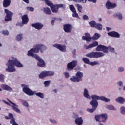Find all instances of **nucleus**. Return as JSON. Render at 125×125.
<instances>
[{
  "instance_id": "1",
  "label": "nucleus",
  "mask_w": 125,
  "mask_h": 125,
  "mask_svg": "<svg viewBox=\"0 0 125 125\" xmlns=\"http://www.w3.org/2000/svg\"><path fill=\"white\" fill-rule=\"evenodd\" d=\"M46 49H47V48L45 45L41 43L36 44L34 45L33 48L28 51L27 55L38 60L39 62L37 65L39 67H45L44 61L41 59L38 55L34 54V53H39L40 52L41 53H43Z\"/></svg>"
},
{
  "instance_id": "2",
  "label": "nucleus",
  "mask_w": 125,
  "mask_h": 125,
  "mask_svg": "<svg viewBox=\"0 0 125 125\" xmlns=\"http://www.w3.org/2000/svg\"><path fill=\"white\" fill-rule=\"evenodd\" d=\"M18 67V68H21L23 67V64L20 62L19 61L17 60V58L14 57H11L10 58L9 60L8 61L7 63H6V71L7 72H15L16 69L14 67Z\"/></svg>"
},
{
  "instance_id": "3",
  "label": "nucleus",
  "mask_w": 125,
  "mask_h": 125,
  "mask_svg": "<svg viewBox=\"0 0 125 125\" xmlns=\"http://www.w3.org/2000/svg\"><path fill=\"white\" fill-rule=\"evenodd\" d=\"M83 73L78 71L76 73L75 76H72L70 78V80L73 83H79V82L83 81Z\"/></svg>"
},
{
  "instance_id": "4",
  "label": "nucleus",
  "mask_w": 125,
  "mask_h": 125,
  "mask_svg": "<svg viewBox=\"0 0 125 125\" xmlns=\"http://www.w3.org/2000/svg\"><path fill=\"white\" fill-rule=\"evenodd\" d=\"M8 101L10 103L9 104V103L4 101V100H2L3 102L4 103H5V104H6L7 105H9V106H11V107H12V109L15 111V112H16V113H18V114H21V111H20V109H19V108H18V105L17 104H16L11 102V101H10L9 99H7Z\"/></svg>"
},
{
  "instance_id": "5",
  "label": "nucleus",
  "mask_w": 125,
  "mask_h": 125,
  "mask_svg": "<svg viewBox=\"0 0 125 125\" xmlns=\"http://www.w3.org/2000/svg\"><path fill=\"white\" fill-rule=\"evenodd\" d=\"M105 55L103 53L100 52H92L86 55V57L89 58H100Z\"/></svg>"
},
{
  "instance_id": "6",
  "label": "nucleus",
  "mask_w": 125,
  "mask_h": 125,
  "mask_svg": "<svg viewBox=\"0 0 125 125\" xmlns=\"http://www.w3.org/2000/svg\"><path fill=\"white\" fill-rule=\"evenodd\" d=\"M95 119L97 122L106 123L107 119H108V115L107 114H102L99 115H96Z\"/></svg>"
},
{
  "instance_id": "7",
  "label": "nucleus",
  "mask_w": 125,
  "mask_h": 125,
  "mask_svg": "<svg viewBox=\"0 0 125 125\" xmlns=\"http://www.w3.org/2000/svg\"><path fill=\"white\" fill-rule=\"evenodd\" d=\"M22 86L23 87L22 90L24 93L29 95V96H32L33 94L36 93L35 91H33L30 88H29V85L22 84Z\"/></svg>"
},
{
  "instance_id": "8",
  "label": "nucleus",
  "mask_w": 125,
  "mask_h": 125,
  "mask_svg": "<svg viewBox=\"0 0 125 125\" xmlns=\"http://www.w3.org/2000/svg\"><path fill=\"white\" fill-rule=\"evenodd\" d=\"M91 97L92 100H96V101H97V100H102V101H104L105 103L110 102V101H111L109 99H107L104 96H99L96 95H91Z\"/></svg>"
},
{
  "instance_id": "9",
  "label": "nucleus",
  "mask_w": 125,
  "mask_h": 125,
  "mask_svg": "<svg viewBox=\"0 0 125 125\" xmlns=\"http://www.w3.org/2000/svg\"><path fill=\"white\" fill-rule=\"evenodd\" d=\"M54 75V72L53 71H42L39 75L40 79H44L45 77H51Z\"/></svg>"
},
{
  "instance_id": "10",
  "label": "nucleus",
  "mask_w": 125,
  "mask_h": 125,
  "mask_svg": "<svg viewBox=\"0 0 125 125\" xmlns=\"http://www.w3.org/2000/svg\"><path fill=\"white\" fill-rule=\"evenodd\" d=\"M53 47L59 49L62 52H66L67 51V46L66 45H62L61 44L56 43L52 45Z\"/></svg>"
},
{
  "instance_id": "11",
  "label": "nucleus",
  "mask_w": 125,
  "mask_h": 125,
  "mask_svg": "<svg viewBox=\"0 0 125 125\" xmlns=\"http://www.w3.org/2000/svg\"><path fill=\"white\" fill-rule=\"evenodd\" d=\"M77 64L78 61L73 60L67 64L66 70L67 71H72V70L74 69V68H76Z\"/></svg>"
},
{
  "instance_id": "12",
  "label": "nucleus",
  "mask_w": 125,
  "mask_h": 125,
  "mask_svg": "<svg viewBox=\"0 0 125 125\" xmlns=\"http://www.w3.org/2000/svg\"><path fill=\"white\" fill-rule=\"evenodd\" d=\"M4 12L6 14L5 17L4 21H11V20H12V15H13L12 12L9 11L8 9H5Z\"/></svg>"
},
{
  "instance_id": "13",
  "label": "nucleus",
  "mask_w": 125,
  "mask_h": 125,
  "mask_svg": "<svg viewBox=\"0 0 125 125\" xmlns=\"http://www.w3.org/2000/svg\"><path fill=\"white\" fill-rule=\"evenodd\" d=\"M96 51H103L104 53H108V50H107V47L100 45L96 48Z\"/></svg>"
},
{
  "instance_id": "14",
  "label": "nucleus",
  "mask_w": 125,
  "mask_h": 125,
  "mask_svg": "<svg viewBox=\"0 0 125 125\" xmlns=\"http://www.w3.org/2000/svg\"><path fill=\"white\" fill-rule=\"evenodd\" d=\"M106 7L107 9H112V8L117 7V4L112 3L111 1H110V0H108L106 4Z\"/></svg>"
},
{
  "instance_id": "15",
  "label": "nucleus",
  "mask_w": 125,
  "mask_h": 125,
  "mask_svg": "<svg viewBox=\"0 0 125 125\" xmlns=\"http://www.w3.org/2000/svg\"><path fill=\"white\" fill-rule=\"evenodd\" d=\"M63 30L65 33H71L72 32V25L66 24L63 25Z\"/></svg>"
},
{
  "instance_id": "16",
  "label": "nucleus",
  "mask_w": 125,
  "mask_h": 125,
  "mask_svg": "<svg viewBox=\"0 0 125 125\" xmlns=\"http://www.w3.org/2000/svg\"><path fill=\"white\" fill-rule=\"evenodd\" d=\"M98 45V42L95 41L93 43L90 44L89 45L85 44L84 47L85 49H89V48H93V47H95Z\"/></svg>"
},
{
  "instance_id": "17",
  "label": "nucleus",
  "mask_w": 125,
  "mask_h": 125,
  "mask_svg": "<svg viewBox=\"0 0 125 125\" xmlns=\"http://www.w3.org/2000/svg\"><path fill=\"white\" fill-rule=\"evenodd\" d=\"M33 28L37 29V30H42V28L43 27V24L40 22H37L32 24Z\"/></svg>"
},
{
  "instance_id": "18",
  "label": "nucleus",
  "mask_w": 125,
  "mask_h": 125,
  "mask_svg": "<svg viewBox=\"0 0 125 125\" xmlns=\"http://www.w3.org/2000/svg\"><path fill=\"white\" fill-rule=\"evenodd\" d=\"M107 35L109 37H112V38H120V34L117 32L112 31L107 33Z\"/></svg>"
},
{
  "instance_id": "19",
  "label": "nucleus",
  "mask_w": 125,
  "mask_h": 125,
  "mask_svg": "<svg viewBox=\"0 0 125 125\" xmlns=\"http://www.w3.org/2000/svg\"><path fill=\"white\" fill-rule=\"evenodd\" d=\"M0 86L1 88H2V89H3L4 90H6L7 91H12V88H11L8 85H6L5 84H2Z\"/></svg>"
},
{
  "instance_id": "20",
  "label": "nucleus",
  "mask_w": 125,
  "mask_h": 125,
  "mask_svg": "<svg viewBox=\"0 0 125 125\" xmlns=\"http://www.w3.org/2000/svg\"><path fill=\"white\" fill-rule=\"evenodd\" d=\"M83 41H86V42H90L92 40V37H90V35L89 33H85V36L82 37Z\"/></svg>"
},
{
  "instance_id": "21",
  "label": "nucleus",
  "mask_w": 125,
  "mask_h": 125,
  "mask_svg": "<svg viewBox=\"0 0 125 125\" xmlns=\"http://www.w3.org/2000/svg\"><path fill=\"white\" fill-rule=\"evenodd\" d=\"M83 95L85 98H87V99H90V96L89 95V93L88 92V90H87V89H84Z\"/></svg>"
},
{
  "instance_id": "22",
  "label": "nucleus",
  "mask_w": 125,
  "mask_h": 125,
  "mask_svg": "<svg viewBox=\"0 0 125 125\" xmlns=\"http://www.w3.org/2000/svg\"><path fill=\"white\" fill-rule=\"evenodd\" d=\"M83 118L82 117H77L75 120V123L77 125H83Z\"/></svg>"
},
{
  "instance_id": "23",
  "label": "nucleus",
  "mask_w": 125,
  "mask_h": 125,
  "mask_svg": "<svg viewBox=\"0 0 125 125\" xmlns=\"http://www.w3.org/2000/svg\"><path fill=\"white\" fill-rule=\"evenodd\" d=\"M90 104L91 105L92 108H97L98 106V102L96 100H92L90 102Z\"/></svg>"
},
{
  "instance_id": "24",
  "label": "nucleus",
  "mask_w": 125,
  "mask_h": 125,
  "mask_svg": "<svg viewBox=\"0 0 125 125\" xmlns=\"http://www.w3.org/2000/svg\"><path fill=\"white\" fill-rule=\"evenodd\" d=\"M29 22V18L27 15H24L22 17V24H27Z\"/></svg>"
},
{
  "instance_id": "25",
  "label": "nucleus",
  "mask_w": 125,
  "mask_h": 125,
  "mask_svg": "<svg viewBox=\"0 0 125 125\" xmlns=\"http://www.w3.org/2000/svg\"><path fill=\"white\" fill-rule=\"evenodd\" d=\"M116 102L120 104H124L125 103V99L122 97H119L115 99Z\"/></svg>"
},
{
  "instance_id": "26",
  "label": "nucleus",
  "mask_w": 125,
  "mask_h": 125,
  "mask_svg": "<svg viewBox=\"0 0 125 125\" xmlns=\"http://www.w3.org/2000/svg\"><path fill=\"white\" fill-rule=\"evenodd\" d=\"M11 3V0H4L3 1V5L4 7H8L10 5Z\"/></svg>"
},
{
  "instance_id": "27",
  "label": "nucleus",
  "mask_w": 125,
  "mask_h": 125,
  "mask_svg": "<svg viewBox=\"0 0 125 125\" xmlns=\"http://www.w3.org/2000/svg\"><path fill=\"white\" fill-rule=\"evenodd\" d=\"M43 11L45 14H47L48 15H50V14H51V10H50L49 8H44Z\"/></svg>"
},
{
  "instance_id": "28",
  "label": "nucleus",
  "mask_w": 125,
  "mask_h": 125,
  "mask_svg": "<svg viewBox=\"0 0 125 125\" xmlns=\"http://www.w3.org/2000/svg\"><path fill=\"white\" fill-rule=\"evenodd\" d=\"M23 39V34H20L17 35L16 40L17 42H21Z\"/></svg>"
},
{
  "instance_id": "29",
  "label": "nucleus",
  "mask_w": 125,
  "mask_h": 125,
  "mask_svg": "<svg viewBox=\"0 0 125 125\" xmlns=\"http://www.w3.org/2000/svg\"><path fill=\"white\" fill-rule=\"evenodd\" d=\"M100 37H101L100 34L97 33H96L94 35L93 37H92V40H93V41H97V40H98V39H99Z\"/></svg>"
},
{
  "instance_id": "30",
  "label": "nucleus",
  "mask_w": 125,
  "mask_h": 125,
  "mask_svg": "<svg viewBox=\"0 0 125 125\" xmlns=\"http://www.w3.org/2000/svg\"><path fill=\"white\" fill-rule=\"evenodd\" d=\"M35 94L36 95V96H38V97L42 98V99H43V98H44V94H43L42 93H35Z\"/></svg>"
},
{
  "instance_id": "31",
  "label": "nucleus",
  "mask_w": 125,
  "mask_h": 125,
  "mask_svg": "<svg viewBox=\"0 0 125 125\" xmlns=\"http://www.w3.org/2000/svg\"><path fill=\"white\" fill-rule=\"evenodd\" d=\"M95 28H96V29H97V30H98L99 31H101L103 28L102 24H101V23H97L96 24V26H95Z\"/></svg>"
},
{
  "instance_id": "32",
  "label": "nucleus",
  "mask_w": 125,
  "mask_h": 125,
  "mask_svg": "<svg viewBox=\"0 0 125 125\" xmlns=\"http://www.w3.org/2000/svg\"><path fill=\"white\" fill-rule=\"evenodd\" d=\"M5 80V75L2 73H0V82L3 83Z\"/></svg>"
},
{
  "instance_id": "33",
  "label": "nucleus",
  "mask_w": 125,
  "mask_h": 125,
  "mask_svg": "<svg viewBox=\"0 0 125 125\" xmlns=\"http://www.w3.org/2000/svg\"><path fill=\"white\" fill-rule=\"evenodd\" d=\"M75 6L77 8V9L79 12H82L83 10V6L79 4H76Z\"/></svg>"
},
{
  "instance_id": "34",
  "label": "nucleus",
  "mask_w": 125,
  "mask_h": 125,
  "mask_svg": "<svg viewBox=\"0 0 125 125\" xmlns=\"http://www.w3.org/2000/svg\"><path fill=\"white\" fill-rule=\"evenodd\" d=\"M97 23H96L95 22V21H92L90 22H89V24L90 25V26H91V27H93V28H95V26H96V24Z\"/></svg>"
},
{
  "instance_id": "35",
  "label": "nucleus",
  "mask_w": 125,
  "mask_h": 125,
  "mask_svg": "<svg viewBox=\"0 0 125 125\" xmlns=\"http://www.w3.org/2000/svg\"><path fill=\"white\" fill-rule=\"evenodd\" d=\"M107 50H108L111 53H115V48L111 47V46L107 47Z\"/></svg>"
},
{
  "instance_id": "36",
  "label": "nucleus",
  "mask_w": 125,
  "mask_h": 125,
  "mask_svg": "<svg viewBox=\"0 0 125 125\" xmlns=\"http://www.w3.org/2000/svg\"><path fill=\"white\" fill-rule=\"evenodd\" d=\"M105 108H106V109H108V110H113L114 111H116V108H115V107L113 105H107L105 106Z\"/></svg>"
},
{
  "instance_id": "37",
  "label": "nucleus",
  "mask_w": 125,
  "mask_h": 125,
  "mask_svg": "<svg viewBox=\"0 0 125 125\" xmlns=\"http://www.w3.org/2000/svg\"><path fill=\"white\" fill-rule=\"evenodd\" d=\"M21 103L23 106H24V107H29V103H28V102L25 100H22Z\"/></svg>"
},
{
  "instance_id": "38",
  "label": "nucleus",
  "mask_w": 125,
  "mask_h": 125,
  "mask_svg": "<svg viewBox=\"0 0 125 125\" xmlns=\"http://www.w3.org/2000/svg\"><path fill=\"white\" fill-rule=\"evenodd\" d=\"M83 61L84 62V63H85V64H88V65H89L90 62L89 59L87 58H83Z\"/></svg>"
},
{
  "instance_id": "39",
  "label": "nucleus",
  "mask_w": 125,
  "mask_h": 125,
  "mask_svg": "<svg viewBox=\"0 0 125 125\" xmlns=\"http://www.w3.org/2000/svg\"><path fill=\"white\" fill-rule=\"evenodd\" d=\"M117 71L119 73H122L123 72H125V67L123 66H120L118 68Z\"/></svg>"
},
{
  "instance_id": "40",
  "label": "nucleus",
  "mask_w": 125,
  "mask_h": 125,
  "mask_svg": "<svg viewBox=\"0 0 125 125\" xmlns=\"http://www.w3.org/2000/svg\"><path fill=\"white\" fill-rule=\"evenodd\" d=\"M50 83H51V81H46L44 82V84L45 87H48L49 86V85L50 84Z\"/></svg>"
},
{
  "instance_id": "41",
  "label": "nucleus",
  "mask_w": 125,
  "mask_h": 125,
  "mask_svg": "<svg viewBox=\"0 0 125 125\" xmlns=\"http://www.w3.org/2000/svg\"><path fill=\"white\" fill-rule=\"evenodd\" d=\"M120 113L122 114V115H125V107L122 106L120 107Z\"/></svg>"
},
{
  "instance_id": "42",
  "label": "nucleus",
  "mask_w": 125,
  "mask_h": 125,
  "mask_svg": "<svg viewBox=\"0 0 125 125\" xmlns=\"http://www.w3.org/2000/svg\"><path fill=\"white\" fill-rule=\"evenodd\" d=\"M72 17L75 18H79V14L77 13V11H75L74 12H72Z\"/></svg>"
},
{
  "instance_id": "43",
  "label": "nucleus",
  "mask_w": 125,
  "mask_h": 125,
  "mask_svg": "<svg viewBox=\"0 0 125 125\" xmlns=\"http://www.w3.org/2000/svg\"><path fill=\"white\" fill-rule=\"evenodd\" d=\"M95 110H96V108L95 107H92V108L87 109V112H89V113H93V112H94Z\"/></svg>"
},
{
  "instance_id": "44",
  "label": "nucleus",
  "mask_w": 125,
  "mask_h": 125,
  "mask_svg": "<svg viewBox=\"0 0 125 125\" xmlns=\"http://www.w3.org/2000/svg\"><path fill=\"white\" fill-rule=\"evenodd\" d=\"M49 121L51 123V124H53L54 125L57 124V121H56L55 119H49Z\"/></svg>"
},
{
  "instance_id": "45",
  "label": "nucleus",
  "mask_w": 125,
  "mask_h": 125,
  "mask_svg": "<svg viewBox=\"0 0 125 125\" xmlns=\"http://www.w3.org/2000/svg\"><path fill=\"white\" fill-rule=\"evenodd\" d=\"M97 64H98V62L97 61H94L93 62H90L89 65H91V66H95V65H97Z\"/></svg>"
},
{
  "instance_id": "46",
  "label": "nucleus",
  "mask_w": 125,
  "mask_h": 125,
  "mask_svg": "<svg viewBox=\"0 0 125 125\" xmlns=\"http://www.w3.org/2000/svg\"><path fill=\"white\" fill-rule=\"evenodd\" d=\"M63 74L66 79H69L70 78V74L68 72H64Z\"/></svg>"
},
{
  "instance_id": "47",
  "label": "nucleus",
  "mask_w": 125,
  "mask_h": 125,
  "mask_svg": "<svg viewBox=\"0 0 125 125\" xmlns=\"http://www.w3.org/2000/svg\"><path fill=\"white\" fill-rule=\"evenodd\" d=\"M69 8L71 11H72V12H74V11H76V9H75V7L73 5H69Z\"/></svg>"
},
{
  "instance_id": "48",
  "label": "nucleus",
  "mask_w": 125,
  "mask_h": 125,
  "mask_svg": "<svg viewBox=\"0 0 125 125\" xmlns=\"http://www.w3.org/2000/svg\"><path fill=\"white\" fill-rule=\"evenodd\" d=\"M116 15L117 16L118 19H119V20H122V19H123V15L122 14L118 13Z\"/></svg>"
},
{
  "instance_id": "49",
  "label": "nucleus",
  "mask_w": 125,
  "mask_h": 125,
  "mask_svg": "<svg viewBox=\"0 0 125 125\" xmlns=\"http://www.w3.org/2000/svg\"><path fill=\"white\" fill-rule=\"evenodd\" d=\"M5 119H7V120H8V119H10L11 121H12V119H14V118H13V115L12 114L9 113V117H5Z\"/></svg>"
},
{
  "instance_id": "50",
  "label": "nucleus",
  "mask_w": 125,
  "mask_h": 125,
  "mask_svg": "<svg viewBox=\"0 0 125 125\" xmlns=\"http://www.w3.org/2000/svg\"><path fill=\"white\" fill-rule=\"evenodd\" d=\"M58 8L62 7V8H65V4H56Z\"/></svg>"
},
{
  "instance_id": "51",
  "label": "nucleus",
  "mask_w": 125,
  "mask_h": 125,
  "mask_svg": "<svg viewBox=\"0 0 125 125\" xmlns=\"http://www.w3.org/2000/svg\"><path fill=\"white\" fill-rule=\"evenodd\" d=\"M2 34L4 36H8V35H9V32H8V30H3Z\"/></svg>"
},
{
  "instance_id": "52",
  "label": "nucleus",
  "mask_w": 125,
  "mask_h": 125,
  "mask_svg": "<svg viewBox=\"0 0 125 125\" xmlns=\"http://www.w3.org/2000/svg\"><path fill=\"white\" fill-rule=\"evenodd\" d=\"M26 9L28 11H34V8L32 7H27Z\"/></svg>"
},
{
  "instance_id": "53",
  "label": "nucleus",
  "mask_w": 125,
  "mask_h": 125,
  "mask_svg": "<svg viewBox=\"0 0 125 125\" xmlns=\"http://www.w3.org/2000/svg\"><path fill=\"white\" fill-rule=\"evenodd\" d=\"M117 84L118 85H119V86H123L124 83H123V82L122 81H119L117 83Z\"/></svg>"
},
{
  "instance_id": "54",
  "label": "nucleus",
  "mask_w": 125,
  "mask_h": 125,
  "mask_svg": "<svg viewBox=\"0 0 125 125\" xmlns=\"http://www.w3.org/2000/svg\"><path fill=\"white\" fill-rule=\"evenodd\" d=\"M87 0H78V2H83V3H86Z\"/></svg>"
},
{
  "instance_id": "55",
  "label": "nucleus",
  "mask_w": 125,
  "mask_h": 125,
  "mask_svg": "<svg viewBox=\"0 0 125 125\" xmlns=\"http://www.w3.org/2000/svg\"><path fill=\"white\" fill-rule=\"evenodd\" d=\"M83 20H88V17L87 15H84L83 17Z\"/></svg>"
},
{
  "instance_id": "56",
  "label": "nucleus",
  "mask_w": 125,
  "mask_h": 125,
  "mask_svg": "<svg viewBox=\"0 0 125 125\" xmlns=\"http://www.w3.org/2000/svg\"><path fill=\"white\" fill-rule=\"evenodd\" d=\"M88 1H92V2L95 3V2H96V0H88Z\"/></svg>"
},
{
  "instance_id": "57",
  "label": "nucleus",
  "mask_w": 125,
  "mask_h": 125,
  "mask_svg": "<svg viewBox=\"0 0 125 125\" xmlns=\"http://www.w3.org/2000/svg\"><path fill=\"white\" fill-rule=\"evenodd\" d=\"M55 20H52V21H51V24H52V25H54V23H55Z\"/></svg>"
},
{
  "instance_id": "58",
  "label": "nucleus",
  "mask_w": 125,
  "mask_h": 125,
  "mask_svg": "<svg viewBox=\"0 0 125 125\" xmlns=\"http://www.w3.org/2000/svg\"><path fill=\"white\" fill-rule=\"evenodd\" d=\"M24 2H26V3H29V0H22Z\"/></svg>"
},
{
  "instance_id": "59",
  "label": "nucleus",
  "mask_w": 125,
  "mask_h": 125,
  "mask_svg": "<svg viewBox=\"0 0 125 125\" xmlns=\"http://www.w3.org/2000/svg\"><path fill=\"white\" fill-rule=\"evenodd\" d=\"M69 0L70 1H72V0L73 1H74L75 2H78V0Z\"/></svg>"
},
{
  "instance_id": "60",
  "label": "nucleus",
  "mask_w": 125,
  "mask_h": 125,
  "mask_svg": "<svg viewBox=\"0 0 125 125\" xmlns=\"http://www.w3.org/2000/svg\"><path fill=\"white\" fill-rule=\"evenodd\" d=\"M110 30H111V28L110 27H106V31H110Z\"/></svg>"
},
{
  "instance_id": "61",
  "label": "nucleus",
  "mask_w": 125,
  "mask_h": 125,
  "mask_svg": "<svg viewBox=\"0 0 125 125\" xmlns=\"http://www.w3.org/2000/svg\"><path fill=\"white\" fill-rule=\"evenodd\" d=\"M73 54H76V49H74L73 51H72Z\"/></svg>"
},
{
  "instance_id": "62",
  "label": "nucleus",
  "mask_w": 125,
  "mask_h": 125,
  "mask_svg": "<svg viewBox=\"0 0 125 125\" xmlns=\"http://www.w3.org/2000/svg\"><path fill=\"white\" fill-rule=\"evenodd\" d=\"M53 91H54V92H55V93H56V92H57V90L55 89V90H53Z\"/></svg>"
},
{
  "instance_id": "63",
  "label": "nucleus",
  "mask_w": 125,
  "mask_h": 125,
  "mask_svg": "<svg viewBox=\"0 0 125 125\" xmlns=\"http://www.w3.org/2000/svg\"><path fill=\"white\" fill-rule=\"evenodd\" d=\"M123 90L125 91V86H123Z\"/></svg>"
},
{
  "instance_id": "64",
  "label": "nucleus",
  "mask_w": 125,
  "mask_h": 125,
  "mask_svg": "<svg viewBox=\"0 0 125 125\" xmlns=\"http://www.w3.org/2000/svg\"><path fill=\"white\" fill-rule=\"evenodd\" d=\"M1 46H2V45L0 43V47H1Z\"/></svg>"
}]
</instances>
